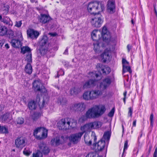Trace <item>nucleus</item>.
Segmentation results:
<instances>
[{"instance_id":"nucleus-1","label":"nucleus","mask_w":157,"mask_h":157,"mask_svg":"<svg viewBox=\"0 0 157 157\" xmlns=\"http://www.w3.org/2000/svg\"><path fill=\"white\" fill-rule=\"evenodd\" d=\"M105 108L104 105H96L89 109L85 116H82L80 120L84 121L87 119H95L101 116L104 113Z\"/></svg>"},{"instance_id":"nucleus-2","label":"nucleus","mask_w":157,"mask_h":157,"mask_svg":"<svg viewBox=\"0 0 157 157\" xmlns=\"http://www.w3.org/2000/svg\"><path fill=\"white\" fill-rule=\"evenodd\" d=\"M87 10L91 14H97L100 12L102 11L105 9V5L102 2L95 1L88 3Z\"/></svg>"},{"instance_id":"nucleus-3","label":"nucleus","mask_w":157,"mask_h":157,"mask_svg":"<svg viewBox=\"0 0 157 157\" xmlns=\"http://www.w3.org/2000/svg\"><path fill=\"white\" fill-rule=\"evenodd\" d=\"M88 77L91 78L85 82L83 84L82 87L83 90L84 89L90 88L94 86L97 83L98 81L101 78V75L99 76V75L96 73L95 72H90Z\"/></svg>"},{"instance_id":"nucleus-4","label":"nucleus","mask_w":157,"mask_h":157,"mask_svg":"<svg viewBox=\"0 0 157 157\" xmlns=\"http://www.w3.org/2000/svg\"><path fill=\"white\" fill-rule=\"evenodd\" d=\"M102 91L98 89L85 91L82 95L83 99L86 101L95 100L102 95Z\"/></svg>"},{"instance_id":"nucleus-5","label":"nucleus","mask_w":157,"mask_h":157,"mask_svg":"<svg viewBox=\"0 0 157 157\" xmlns=\"http://www.w3.org/2000/svg\"><path fill=\"white\" fill-rule=\"evenodd\" d=\"M76 123V121L72 119H62L57 123V126L59 129L66 130L68 129L70 126L72 127V124L75 125Z\"/></svg>"},{"instance_id":"nucleus-6","label":"nucleus","mask_w":157,"mask_h":157,"mask_svg":"<svg viewBox=\"0 0 157 157\" xmlns=\"http://www.w3.org/2000/svg\"><path fill=\"white\" fill-rule=\"evenodd\" d=\"M103 22V19L100 14L97 13L94 15L90 21L93 26L97 28L100 27Z\"/></svg>"},{"instance_id":"nucleus-7","label":"nucleus","mask_w":157,"mask_h":157,"mask_svg":"<svg viewBox=\"0 0 157 157\" xmlns=\"http://www.w3.org/2000/svg\"><path fill=\"white\" fill-rule=\"evenodd\" d=\"M102 123L99 121H95L90 122L81 127V130H84V131H89L92 129H98L102 126Z\"/></svg>"},{"instance_id":"nucleus-8","label":"nucleus","mask_w":157,"mask_h":157,"mask_svg":"<svg viewBox=\"0 0 157 157\" xmlns=\"http://www.w3.org/2000/svg\"><path fill=\"white\" fill-rule=\"evenodd\" d=\"M48 41V38L46 36H44L39 43L40 47L39 50L41 54H44L47 51L46 46Z\"/></svg>"},{"instance_id":"nucleus-9","label":"nucleus","mask_w":157,"mask_h":157,"mask_svg":"<svg viewBox=\"0 0 157 157\" xmlns=\"http://www.w3.org/2000/svg\"><path fill=\"white\" fill-rule=\"evenodd\" d=\"M82 130L84 131L82 132L71 135L69 137L70 141L74 144L77 143L80 140L82 136L85 132L84 131V129Z\"/></svg>"},{"instance_id":"nucleus-10","label":"nucleus","mask_w":157,"mask_h":157,"mask_svg":"<svg viewBox=\"0 0 157 157\" xmlns=\"http://www.w3.org/2000/svg\"><path fill=\"white\" fill-rule=\"evenodd\" d=\"M111 82L110 78L109 77H106L103 79L102 82L100 83V89H97L101 90L103 93V91L106 89L109 86Z\"/></svg>"},{"instance_id":"nucleus-11","label":"nucleus","mask_w":157,"mask_h":157,"mask_svg":"<svg viewBox=\"0 0 157 157\" xmlns=\"http://www.w3.org/2000/svg\"><path fill=\"white\" fill-rule=\"evenodd\" d=\"M15 142L17 147L22 149L26 145L27 140L25 137H20L16 139Z\"/></svg>"},{"instance_id":"nucleus-12","label":"nucleus","mask_w":157,"mask_h":157,"mask_svg":"<svg viewBox=\"0 0 157 157\" xmlns=\"http://www.w3.org/2000/svg\"><path fill=\"white\" fill-rule=\"evenodd\" d=\"M96 68L98 71H101L104 75L109 74L111 71L110 68L109 67L104 66L99 63L97 64Z\"/></svg>"},{"instance_id":"nucleus-13","label":"nucleus","mask_w":157,"mask_h":157,"mask_svg":"<svg viewBox=\"0 0 157 157\" xmlns=\"http://www.w3.org/2000/svg\"><path fill=\"white\" fill-rule=\"evenodd\" d=\"M65 139L63 136L61 137H56L53 138L51 141V144L54 146H57L62 144L65 142Z\"/></svg>"},{"instance_id":"nucleus-14","label":"nucleus","mask_w":157,"mask_h":157,"mask_svg":"<svg viewBox=\"0 0 157 157\" xmlns=\"http://www.w3.org/2000/svg\"><path fill=\"white\" fill-rule=\"evenodd\" d=\"M27 59L28 63L25 66V71L26 73L30 74L32 72V67L30 63L32 62V56L31 54L27 56Z\"/></svg>"},{"instance_id":"nucleus-15","label":"nucleus","mask_w":157,"mask_h":157,"mask_svg":"<svg viewBox=\"0 0 157 157\" xmlns=\"http://www.w3.org/2000/svg\"><path fill=\"white\" fill-rule=\"evenodd\" d=\"M101 36H102L103 40L104 41L109 40H110L111 36L110 33L108 31L106 26H104L102 28L101 33Z\"/></svg>"},{"instance_id":"nucleus-16","label":"nucleus","mask_w":157,"mask_h":157,"mask_svg":"<svg viewBox=\"0 0 157 157\" xmlns=\"http://www.w3.org/2000/svg\"><path fill=\"white\" fill-rule=\"evenodd\" d=\"M107 10L108 12L113 13L115 11V2L112 0H109L107 4Z\"/></svg>"},{"instance_id":"nucleus-17","label":"nucleus","mask_w":157,"mask_h":157,"mask_svg":"<svg viewBox=\"0 0 157 157\" xmlns=\"http://www.w3.org/2000/svg\"><path fill=\"white\" fill-rule=\"evenodd\" d=\"M28 36L32 39H36L40 35V33L33 29H29L27 30Z\"/></svg>"},{"instance_id":"nucleus-18","label":"nucleus","mask_w":157,"mask_h":157,"mask_svg":"<svg viewBox=\"0 0 157 157\" xmlns=\"http://www.w3.org/2000/svg\"><path fill=\"white\" fill-rule=\"evenodd\" d=\"M83 90L81 86H76L70 89V93L71 95L76 96Z\"/></svg>"},{"instance_id":"nucleus-19","label":"nucleus","mask_w":157,"mask_h":157,"mask_svg":"<svg viewBox=\"0 0 157 157\" xmlns=\"http://www.w3.org/2000/svg\"><path fill=\"white\" fill-rule=\"evenodd\" d=\"M86 106L84 103L81 102L75 104L72 106V109L77 111H82L85 109Z\"/></svg>"},{"instance_id":"nucleus-20","label":"nucleus","mask_w":157,"mask_h":157,"mask_svg":"<svg viewBox=\"0 0 157 157\" xmlns=\"http://www.w3.org/2000/svg\"><path fill=\"white\" fill-rule=\"evenodd\" d=\"M1 118L3 121L6 123H10L12 121V115L9 113H6L1 117Z\"/></svg>"},{"instance_id":"nucleus-21","label":"nucleus","mask_w":157,"mask_h":157,"mask_svg":"<svg viewBox=\"0 0 157 157\" xmlns=\"http://www.w3.org/2000/svg\"><path fill=\"white\" fill-rule=\"evenodd\" d=\"M109 53V51L106 50L100 56V58L103 62H105L106 61L109 59L110 56Z\"/></svg>"},{"instance_id":"nucleus-22","label":"nucleus","mask_w":157,"mask_h":157,"mask_svg":"<svg viewBox=\"0 0 157 157\" xmlns=\"http://www.w3.org/2000/svg\"><path fill=\"white\" fill-rule=\"evenodd\" d=\"M51 20V17L48 15L41 14L40 17V21L43 24L48 22Z\"/></svg>"},{"instance_id":"nucleus-23","label":"nucleus","mask_w":157,"mask_h":157,"mask_svg":"<svg viewBox=\"0 0 157 157\" xmlns=\"http://www.w3.org/2000/svg\"><path fill=\"white\" fill-rule=\"evenodd\" d=\"M105 142L103 140H101L95 144V146L97 147L96 149L98 151H101L105 147Z\"/></svg>"},{"instance_id":"nucleus-24","label":"nucleus","mask_w":157,"mask_h":157,"mask_svg":"<svg viewBox=\"0 0 157 157\" xmlns=\"http://www.w3.org/2000/svg\"><path fill=\"white\" fill-rule=\"evenodd\" d=\"M101 34V32L98 30H94L92 32L91 36L94 40H97L100 38L99 35Z\"/></svg>"},{"instance_id":"nucleus-25","label":"nucleus","mask_w":157,"mask_h":157,"mask_svg":"<svg viewBox=\"0 0 157 157\" xmlns=\"http://www.w3.org/2000/svg\"><path fill=\"white\" fill-rule=\"evenodd\" d=\"M39 147L40 150L44 154H47L49 152L50 150L48 147L44 143L40 144L39 145Z\"/></svg>"},{"instance_id":"nucleus-26","label":"nucleus","mask_w":157,"mask_h":157,"mask_svg":"<svg viewBox=\"0 0 157 157\" xmlns=\"http://www.w3.org/2000/svg\"><path fill=\"white\" fill-rule=\"evenodd\" d=\"M42 86L40 81L39 80H35L33 83V86L34 90H40V88Z\"/></svg>"},{"instance_id":"nucleus-27","label":"nucleus","mask_w":157,"mask_h":157,"mask_svg":"<svg viewBox=\"0 0 157 157\" xmlns=\"http://www.w3.org/2000/svg\"><path fill=\"white\" fill-rule=\"evenodd\" d=\"M11 43L12 46L14 48H17L21 46L20 41L18 40L12 39L11 40Z\"/></svg>"},{"instance_id":"nucleus-28","label":"nucleus","mask_w":157,"mask_h":157,"mask_svg":"<svg viewBox=\"0 0 157 157\" xmlns=\"http://www.w3.org/2000/svg\"><path fill=\"white\" fill-rule=\"evenodd\" d=\"M2 21L10 27L12 26L13 25L12 21L9 17H3L2 20Z\"/></svg>"},{"instance_id":"nucleus-29","label":"nucleus","mask_w":157,"mask_h":157,"mask_svg":"<svg viewBox=\"0 0 157 157\" xmlns=\"http://www.w3.org/2000/svg\"><path fill=\"white\" fill-rule=\"evenodd\" d=\"M7 32V29L5 26L0 27V35L3 36L6 34Z\"/></svg>"},{"instance_id":"nucleus-30","label":"nucleus","mask_w":157,"mask_h":157,"mask_svg":"<svg viewBox=\"0 0 157 157\" xmlns=\"http://www.w3.org/2000/svg\"><path fill=\"white\" fill-rule=\"evenodd\" d=\"M21 52L24 54L26 52H30L31 50L30 48L28 46H24L21 48Z\"/></svg>"},{"instance_id":"nucleus-31","label":"nucleus","mask_w":157,"mask_h":157,"mask_svg":"<svg viewBox=\"0 0 157 157\" xmlns=\"http://www.w3.org/2000/svg\"><path fill=\"white\" fill-rule=\"evenodd\" d=\"M41 132L42 133L41 138L43 139L46 138L47 136L48 130L43 127L40 128Z\"/></svg>"},{"instance_id":"nucleus-32","label":"nucleus","mask_w":157,"mask_h":157,"mask_svg":"<svg viewBox=\"0 0 157 157\" xmlns=\"http://www.w3.org/2000/svg\"><path fill=\"white\" fill-rule=\"evenodd\" d=\"M84 141L86 144L88 145H90L91 144L92 141L89 139V136L88 135L85 134L84 136Z\"/></svg>"},{"instance_id":"nucleus-33","label":"nucleus","mask_w":157,"mask_h":157,"mask_svg":"<svg viewBox=\"0 0 157 157\" xmlns=\"http://www.w3.org/2000/svg\"><path fill=\"white\" fill-rule=\"evenodd\" d=\"M28 106L30 109H34L36 108V103L34 101H31L29 103Z\"/></svg>"},{"instance_id":"nucleus-34","label":"nucleus","mask_w":157,"mask_h":157,"mask_svg":"<svg viewBox=\"0 0 157 157\" xmlns=\"http://www.w3.org/2000/svg\"><path fill=\"white\" fill-rule=\"evenodd\" d=\"M126 72H129L130 73H131L132 71L130 67L128 65L123 66V74Z\"/></svg>"},{"instance_id":"nucleus-35","label":"nucleus","mask_w":157,"mask_h":157,"mask_svg":"<svg viewBox=\"0 0 157 157\" xmlns=\"http://www.w3.org/2000/svg\"><path fill=\"white\" fill-rule=\"evenodd\" d=\"M0 132L5 133H8V128L5 127L0 126Z\"/></svg>"},{"instance_id":"nucleus-36","label":"nucleus","mask_w":157,"mask_h":157,"mask_svg":"<svg viewBox=\"0 0 157 157\" xmlns=\"http://www.w3.org/2000/svg\"><path fill=\"white\" fill-rule=\"evenodd\" d=\"M86 157H103L102 156H99L98 155L95 153H90Z\"/></svg>"},{"instance_id":"nucleus-37","label":"nucleus","mask_w":157,"mask_h":157,"mask_svg":"<svg viewBox=\"0 0 157 157\" xmlns=\"http://www.w3.org/2000/svg\"><path fill=\"white\" fill-rule=\"evenodd\" d=\"M110 136V133L108 131L105 132L103 135V138L105 140H109Z\"/></svg>"},{"instance_id":"nucleus-38","label":"nucleus","mask_w":157,"mask_h":157,"mask_svg":"<svg viewBox=\"0 0 157 157\" xmlns=\"http://www.w3.org/2000/svg\"><path fill=\"white\" fill-rule=\"evenodd\" d=\"M94 50L95 51V52H97L98 51V49L99 48V46L98 43V41H96V43H94Z\"/></svg>"},{"instance_id":"nucleus-39","label":"nucleus","mask_w":157,"mask_h":157,"mask_svg":"<svg viewBox=\"0 0 157 157\" xmlns=\"http://www.w3.org/2000/svg\"><path fill=\"white\" fill-rule=\"evenodd\" d=\"M32 157H42V153L38 151L36 153L33 154Z\"/></svg>"},{"instance_id":"nucleus-40","label":"nucleus","mask_w":157,"mask_h":157,"mask_svg":"<svg viewBox=\"0 0 157 157\" xmlns=\"http://www.w3.org/2000/svg\"><path fill=\"white\" fill-rule=\"evenodd\" d=\"M24 120L22 117H19L17 120V123L18 124H22L24 122Z\"/></svg>"},{"instance_id":"nucleus-41","label":"nucleus","mask_w":157,"mask_h":157,"mask_svg":"<svg viewBox=\"0 0 157 157\" xmlns=\"http://www.w3.org/2000/svg\"><path fill=\"white\" fill-rule=\"evenodd\" d=\"M128 147V141L126 140L125 141L124 146V148L123 149V152L122 154V157H123L124 155V153L125 150L127 149Z\"/></svg>"},{"instance_id":"nucleus-42","label":"nucleus","mask_w":157,"mask_h":157,"mask_svg":"<svg viewBox=\"0 0 157 157\" xmlns=\"http://www.w3.org/2000/svg\"><path fill=\"white\" fill-rule=\"evenodd\" d=\"M23 153L25 155L28 156L31 154L32 152L30 151L29 150H27L25 148L24 149Z\"/></svg>"},{"instance_id":"nucleus-43","label":"nucleus","mask_w":157,"mask_h":157,"mask_svg":"<svg viewBox=\"0 0 157 157\" xmlns=\"http://www.w3.org/2000/svg\"><path fill=\"white\" fill-rule=\"evenodd\" d=\"M10 7L9 5H6L4 6V10L5 11L4 14L6 15L7 14L9 11Z\"/></svg>"},{"instance_id":"nucleus-44","label":"nucleus","mask_w":157,"mask_h":157,"mask_svg":"<svg viewBox=\"0 0 157 157\" xmlns=\"http://www.w3.org/2000/svg\"><path fill=\"white\" fill-rule=\"evenodd\" d=\"M8 34L9 35L10 38H12L14 36V32L11 30H9L8 31Z\"/></svg>"},{"instance_id":"nucleus-45","label":"nucleus","mask_w":157,"mask_h":157,"mask_svg":"<svg viewBox=\"0 0 157 157\" xmlns=\"http://www.w3.org/2000/svg\"><path fill=\"white\" fill-rule=\"evenodd\" d=\"M41 127H39L36 128L34 131L33 132V135L36 136H37V134L39 132H41Z\"/></svg>"},{"instance_id":"nucleus-46","label":"nucleus","mask_w":157,"mask_h":157,"mask_svg":"<svg viewBox=\"0 0 157 157\" xmlns=\"http://www.w3.org/2000/svg\"><path fill=\"white\" fill-rule=\"evenodd\" d=\"M64 74V71L62 69L60 70L58 72H57V77H59V76L60 75H63Z\"/></svg>"},{"instance_id":"nucleus-47","label":"nucleus","mask_w":157,"mask_h":157,"mask_svg":"<svg viewBox=\"0 0 157 157\" xmlns=\"http://www.w3.org/2000/svg\"><path fill=\"white\" fill-rule=\"evenodd\" d=\"M153 114L152 113H151L150 115V120L151 122V125L152 127L153 124Z\"/></svg>"},{"instance_id":"nucleus-48","label":"nucleus","mask_w":157,"mask_h":157,"mask_svg":"<svg viewBox=\"0 0 157 157\" xmlns=\"http://www.w3.org/2000/svg\"><path fill=\"white\" fill-rule=\"evenodd\" d=\"M22 24V23L21 21H16L15 26L19 28L21 26Z\"/></svg>"},{"instance_id":"nucleus-49","label":"nucleus","mask_w":157,"mask_h":157,"mask_svg":"<svg viewBox=\"0 0 157 157\" xmlns=\"http://www.w3.org/2000/svg\"><path fill=\"white\" fill-rule=\"evenodd\" d=\"M122 66L128 65L129 63L124 59L123 58L122 59Z\"/></svg>"},{"instance_id":"nucleus-50","label":"nucleus","mask_w":157,"mask_h":157,"mask_svg":"<svg viewBox=\"0 0 157 157\" xmlns=\"http://www.w3.org/2000/svg\"><path fill=\"white\" fill-rule=\"evenodd\" d=\"M114 111V108H113L109 113L108 116L110 117H112L113 116Z\"/></svg>"},{"instance_id":"nucleus-51","label":"nucleus","mask_w":157,"mask_h":157,"mask_svg":"<svg viewBox=\"0 0 157 157\" xmlns=\"http://www.w3.org/2000/svg\"><path fill=\"white\" fill-rule=\"evenodd\" d=\"M128 109V116L132 117V109L131 107L129 108Z\"/></svg>"},{"instance_id":"nucleus-52","label":"nucleus","mask_w":157,"mask_h":157,"mask_svg":"<svg viewBox=\"0 0 157 157\" xmlns=\"http://www.w3.org/2000/svg\"><path fill=\"white\" fill-rule=\"evenodd\" d=\"M38 91H40L41 93H45L46 91V89L43 86L40 87V90H38Z\"/></svg>"},{"instance_id":"nucleus-53","label":"nucleus","mask_w":157,"mask_h":157,"mask_svg":"<svg viewBox=\"0 0 157 157\" xmlns=\"http://www.w3.org/2000/svg\"><path fill=\"white\" fill-rule=\"evenodd\" d=\"M32 118L33 120L36 121L38 118V116H36V114H34L32 116Z\"/></svg>"},{"instance_id":"nucleus-54","label":"nucleus","mask_w":157,"mask_h":157,"mask_svg":"<svg viewBox=\"0 0 157 157\" xmlns=\"http://www.w3.org/2000/svg\"><path fill=\"white\" fill-rule=\"evenodd\" d=\"M153 157H157V149H155V151L153 154Z\"/></svg>"},{"instance_id":"nucleus-55","label":"nucleus","mask_w":157,"mask_h":157,"mask_svg":"<svg viewBox=\"0 0 157 157\" xmlns=\"http://www.w3.org/2000/svg\"><path fill=\"white\" fill-rule=\"evenodd\" d=\"M59 101L61 104L63 105V103L64 102H65L66 100L65 99H63L62 100H59Z\"/></svg>"},{"instance_id":"nucleus-56","label":"nucleus","mask_w":157,"mask_h":157,"mask_svg":"<svg viewBox=\"0 0 157 157\" xmlns=\"http://www.w3.org/2000/svg\"><path fill=\"white\" fill-rule=\"evenodd\" d=\"M49 35H51V36L54 37V36H56V35L57 34L56 33H49Z\"/></svg>"},{"instance_id":"nucleus-57","label":"nucleus","mask_w":157,"mask_h":157,"mask_svg":"<svg viewBox=\"0 0 157 157\" xmlns=\"http://www.w3.org/2000/svg\"><path fill=\"white\" fill-rule=\"evenodd\" d=\"M20 36V38H19V40H23V38L22 37V36L21 33H20V34L19 35Z\"/></svg>"},{"instance_id":"nucleus-58","label":"nucleus","mask_w":157,"mask_h":157,"mask_svg":"<svg viewBox=\"0 0 157 157\" xmlns=\"http://www.w3.org/2000/svg\"><path fill=\"white\" fill-rule=\"evenodd\" d=\"M68 49L67 48L65 50V52H63V54L65 55H67L68 54Z\"/></svg>"},{"instance_id":"nucleus-59","label":"nucleus","mask_w":157,"mask_h":157,"mask_svg":"<svg viewBox=\"0 0 157 157\" xmlns=\"http://www.w3.org/2000/svg\"><path fill=\"white\" fill-rule=\"evenodd\" d=\"M154 11L155 12V15L156 16V17H157V11L156 10V8H155V5H154Z\"/></svg>"},{"instance_id":"nucleus-60","label":"nucleus","mask_w":157,"mask_h":157,"mask_svg":"<svg viewBox=\"0 0 157 157\" xmlns=\"http://www.w3.org/2000/svg\"><path fill=\"white\" fill-rule=\"evenodd\" d=\"M127 48L128 49V52H129L131 49V46H130L129 45H128L127 46Z\"/></svg>"},{"instance_id":"nucleus-61","label":"nucleus","mask_w":157,"mask_h":157,"mask_svg":"<svg viewBox=\"0 0 157 157\" xmlns=\"http://www.w3.org/2000/svg\"><path fill=\"white\" fill-rule=\"evenodd\" d=\"M136 120H135L134 121H133V124H132V125H133V126H134V127L136 126Z\"/></svg>"},{"instance_id":"nucleus-62","label":"nucleus","mask_w":157,"mask_h":157,"mask_svg":"<svg viewBox=\"0 0 157 157\" xmlns=\"http://www.w3.org/2000/svg\"><path fill=\"white\" fill-rule=\"evenodd\" d=\"M4 109V107L3 105H0V112L2 111Z\"/></svg>"},{"instance_id":"nucleus-63","label":"nucleus","mask_w":157,"mask_h":157,"mask_svg":"<svg viewBox=\"0 0 157 157\" xmlns=\"http://www.w3.org/2000/svg\"><path fill=\"white\" fill-rule=\"evenodd\" d=\"M30 1L32 3H36L37 2V0H30Z\"/></svg>"},{"instance_id":"nucleus-64","label":"nucleus","mask_w":157,"mask_h":157,"mask_svg":"<svg viewBox=\"0 0 157 157\" xmlns=\"http://www.w3.org/2000/svg\"><path fill=\"white\" fill-rule=\"evenodd\" d=\"M5 47L7 49H8L9 48V46L8 44H6L5 45Z\"/></svg>"}]
</instances>
